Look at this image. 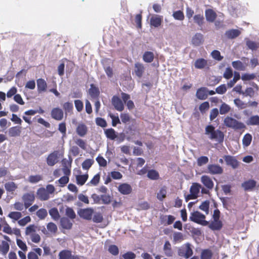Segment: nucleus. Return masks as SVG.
Returning <instances> with one entry per match:
<instances>
[{"label":"nucleus","mask_w":259,"mask_h":259,"mask_svg":"<svg viewBox=\"0 0 259 259\" xmlns=\"http://www.w3.org/2000/svg\"><path fill=\"white\" fill-rule=\"evenodd\" d=\"M205 134L208 136L210 140H214L221 144L224 140V134L220 130H215L212 125H208L205 128Z\"/></svg>","instance_id":"nucleus-1"},{"label":"nucleus","mask_w":259,"mask_h":259,"mask_svg":"<svg viewBox=\"0 0 259 259\" xmlns=\"http://www.w3.org/2000/svg\"><path fill=\"white\" fill-rule=\"evenodd\" d=\"M220 211L218 209L214 210L212 215L213 220L207 225L212 231H219L223 227L222 222L220 220Z\"/></svg>","instance_id":"nucleus-2"},{"label":"nucleus","mask_w":259,"mask_h":259,"mask_svg":"<svg viewBox=\"0 0 259 259\" xmlns=\"http://www.w3.org/2000/svg\"><path fill=\"white\" fill-rule=\"evenodd\" d=\"M224 123L227 127L234 130H241L246 128L245 125L243 122L228 116L225 118Z\"/></svg>","instance_id":"nucleus-3"},{"label":"nucleus","mask_w":259,"mask_h":259,"mask_svg":"<svg viewBox=\"0 0 259 259\" xmlns=\"http://www.w3.org/2000/svg\"><path fill=\"white\" fill-rule=\"evenodd\" d=\"M205 215L198 211H195L191 212L189 219L191 221L196 223L203 226H206L209 224V222L206 221Z\"/></svg>","instance_id":"nucleus-4"},{"label":"nucleus","mask_w":259,"mask_h":259,"mask_svg":"<svg viewBox=\"0 0 259 259\" xmlns=\"http://www.w3.org/2000/svg\"><path fill=\"white\" fill-rule=\"evenodd\" d=\"M178 254L180 256L188 258L193 254V250L190 244L187 243L179 249Z\"/></svg>","instance_id":"nucleus-5"},{"label":"nucleus","mask_w":259,"mask_h":259,"mask_svg":"<svg viewBox=\"0 0 259 259\" xmlns=\"http://www.w3.org/2000/svg\"><path fill=\"white\" fill-rule=\"evenodd\" d=\"M22 200L25 209L29 208L34 202L35 196L34 194L31 193H27L22 196Z\"/></svg>","instance_id":"nucleus-6"},{"label":"nucleus","mask_w":259,"mask_h":259,"mask_svg":"<svg viewBox=\"0 0 259 259\" xmlns=\"http://www.w3.org/2000/svg\"><path fill=\"white\" fill-rule=\"evenodd\" d=\"M59 259H80L78 255H72V251L68 249L61 250L58 254Z\"/></svg>","instance_id":"nucleus-7"},{"label":"nucleus","mask_w":259,"mask_h":259,"mask_svg":"<svg viewBox=\"0 0 259 259\" xmlns=\"http://www.w3.org/2000/svg\"><path fill=\"white\" fill-rule=\"evenodd\" d=\"M58 151H54L50 153L47 157L46 161L49 166H53L55 165L58 161Z\"/></svg>","instance_id":"nucleus-8"},{"label":"nucleus","mask_w":259,"mask_h":259,"mask_svg":"<svg viewBox=\"0 0 259 259\" xmlns=\"http://www.w3.org/2000/svg\"><path fill=\"white\" fill-rule=\"evenodd\" d=\"M93 212L94 210L91 208H81L78 211V214L80 217L87 220L92 219Z\"/></svg>","instance_id":"nucleus-9"},{"label":"nucleus","mask_w":259,"mask_h":259,"mask_svg":"<svg viewBox=\"0 0 259 259\" xmlns=\"http://www.w3.org/2000/svg\"><path fill=\"white\" fill-rule=\"evenodd\" d=\"M117 190L119 193L124 195L130 194L133 191L132 186L127 183H121L118 187Z\"/></svg>","instance_id":"nucleus-10"},{"label":"nucleus","mask_w":259,"mask_h":259,"mask_svg":"<svg viewBox=\"0 0 259 259\" xmlns=\"http://www.w3.org/2000/svg\"><path fill=\"white\" fill-rule=\"evenodd\" d=\"M112 105L114 108L118 111H122L124 109V104L120 98L117 96H113L111 99Z\"/></svg>","instance_id":"nucleus-11"},{"label":"nucleus","mask_w":259,"mask_h":259,"mask_svg":"<svg viewBox=\"0 0 259 259\" xmlns=\"http://www.w3.org/2000/svg\"><path fill=\"white\" fill-rule=\"evenodd\" d=\"M208 172L211 175H221L223 173V168L215 164H209L207 166Z\"/></svg>","instance_id":"nucleus-12"},{"label":"nucleus","mask_w":259,"mask_h":259,"mask_svg":"<svg viewBox=\"0 0 259 259\" xmlns=\"http://www.w3.org/2000/svg\"><path fill=\"white\" fill-rule=\"evenodd\" d=\"M51 115L52 118L60 121L63 118L64 113L61 109L56 107L52 109Z\"/></svg>","instance_id":"nucleus-13"},{"label":"nucleus","mask_w":259,"mask_h":259,"mask_svg":"<svg viewBox=\"0 0 259 259\" xmlns=\"http://www.w3.org/2000/svg\"><path fill=\"white\" fill-rule=\"evenodd\" d=\"M223 158L228 165L231 166L233 168H236L238 166L239 162L235 157L225 155Z\"/></svg>","instance_id":"nucleus-14"},{"label":"nucleus","mask_w":259,"mask_h":259,"mask_svg":"<svg viewBox=\"0 0 259 259\" xmlns=\"http://www.w3.org/2000/svg\"><path fill=\"white\" fill-rule=\"evenodd\" d=\"M145 68L143 64L137 62L134 65V72L137 76L141 78L145 73Z\"/></svg>","instance_id":"nucleus-15"},{"label":"nucleus","mask_w":259,"mask_h":259,"mask_svg":"<svg viewBox=\"0 0 259 259\" xmlns=\"http://www.w3.org/2000/svg\"><path fill=\"white\" fill-rule=\"evenodd\" d=\"M162 20V16L153 15L150 18V24L154 27H158L161 25Z\"/></svg>","instance_id":"nucleus-16"},{"label":"nucleus","mask_w":259,"mask_h":259,"mask_svg":"<svg viewBox=\"0 0 259 259\" xmlns=\"http://www.w3.org/2000/svg\"><path fill=\"white\" fill-rule=\"evenodd\" d=\"M72 160H68L66 158L62 160V170L65 175H70Z\"/></svg>","instance_id":"nucleus-17"},{"label":"nucleus","mask_w":259,"mask_h":259,"mask_svg":"<svg viewBox=\"0 0 259 259\" xmlns=\"http://www.w3.org/2000/svg\"><path fill=\"white\" fill-rule=\"evenodd\" d=\"M201 182L207 189L209 190L213 189L214 183L212 179L208 176L203 175L201 177Z\"/></svg>","instance_id":"nucleus-18"},{"label":"nucleus","mask_w":259,"mask_h":259,"mask_svg":"<svg viewBox=\"0 0 259 259\" xmlns=\"http://www.w3.org/2000/svg\"><path fill=\"white\" fill-rule=\"evenodd\" d=\"M196 96L201 100H204L207 98L208 89L206 87H201L199 88L196 93Z\"/></svg>","instance_id":"nucleus-19"},{"label":"nucleus","mask_w":259,"mask_h":259,"mask_svg":"<svg viewBox=\"0 0 259 259\" xmlns=\"http://www.w3.org/2000/svg\"><path fill=\"white\" fill-rule=\"evenodd\" d=\"M89 94L93 99H98L100 94L99 88L94 84L92 83L90 85V88L89 90Z\"/></svg>","instance_id":"nucleus-20"},{"label":"nucleus","mask_w":259,"mask_h":259,"mask_svg":"<svg viewBox=\"0 0 259 259\" xmlns=\"http://www.w3.org/2000/svg\"><path fill=\"white\" fill-rule=\"evenodd\" d=\"M36 194L38 198L41 201L47 200L50 198L48 191L44 188H39L37 191Z\"/></svg>","instance_id":"nucleus-21"},{"label":"nucleus","mask_w":259,"mask_h":259,"mask_svg":"<svg viewBox=\"0 0 259 259\" xmlns=\"http://www.w3.org/2000/svg\"><path fill=\"white\" fill-rule=\"evenodd\" d=\"M205 17L209 22H213L217 18V13L212 9H209L205 10Z\"/></svg>","instance_id":"nucleus-22"},{"label":"nucleus","mask_w":259,"mask_h":259,"mask_svg":"<svg viewBox=\"0 0 259 259\" xmlns=\"http://www.w3.org/2000/svg\"><path fill=\"white\" fill-rule=\"evenodd\" d=\"M256 182L253 180H249L244 182L242 183V187L244 188L245 191H248L252 190L255 187Z\"/></svg>","instance_id":"nucleus-23"},{"label":"nucleus","mask_w":259,"mask_h":259,"mask_svg":"<svg viewBox=\"0 0 259 259\" xmlns=\"http://www.w3.org/2000/svg\"><path fill=\"white\" fill-rule=\"evenodd\" d=\"M42 250L40 248H33L32 251L27 254L28 259H38V256H40Z\"/></svg>","instance_id":"nucleus-24"},{"label":"nucleus","mask_w":259,"mask_h":259,"mask_svg":"<svg viewBox=\"0 0 259 259\" xmlns=\"http://www.w3.org/2000/svg\"><path fill=\"white\" fill-rule=\"evenodd\" d=\"M36 82L38 92H45L47 88V84L46 81L42 78H39L37 80Z\"/></svg>","instance_id":"nucleus-25"},{"label":"nucleus","mask_w":259,"mask_h":259,"mask_svg":"<svg viewBox=\"0 0 259 259\" xmlns=\"http://www.w3.org/2000/svg\"><path fill=\"white\" fill-rule=\"evenodd\" d=\"M104 133L107 138L111 140H114L117 137V133L112 128L105 130Z\"/></svg>","instance_id":"nucleus-26"},{"label":"nucleus","mask_w":259,"mask_h":259,"mask_svg":"<svg viewBox=\"0 0 259 259\" xmlns=\"http://www.w3.org/2000/svg\"><path fill=\"white\" fill-rule=\"evenodd\" d=\"M73 141L74 143L79 146L81 149L85 150L87 149V144L84 140L78 138L77 137H73Z\"/></svg>","instance_id":"nucleus-27"},{"label":"nucleus","mask_w":259,"mask_h":259,"mask_svg":"<svg viewBox=\"0 0 259 259\" xmlns=\"http://www.w3.org/2000/svg\"><path fill=\"white\" fill-rule=\"evenodd\" d=\"M154 59V55L153 52L146 51L143 55V60L146 63H151Z\"/></svg>","instance_id":"nucleus-28"},{"label":"nucleus","mask_w":259,"mask_h":259,"mask_svg":"<svg viewBox=\"0 0 259 259\" xmlns=\"http://www.w3.org/2000/svg\"><path fill=\"white\" fill-rule=\"evenodd\" d=\"M212 251L209 249H202L200 254V259H212Z\"/></svg>","instance_id":"nucleus-29"},{"label":"nucleus","mask_w":259,"mask_h":259,"mask_svg":"<svg viewBox=\"0 0 259 259\" xmlns=\"http://www.w3.org/2000/svg\"><path fill=\"white\" fill-rule=\"evenodd\" d=\"M88 128L84 124H79L76 127V133L80 137H84L87 133Z\"/></svg>","instance_id":"nucleus-30"},{"label":"nucleus","mask_w":259,"mask_h":259,"mask_svg":"<svg viewBox=\"0 0 259 259\" xmlns=\"http://www.w3.org/2000/svg\"><path fill=\"white\" fill-rule=\"evenodd\" d=\"M60 224L62 227L65 229H70L72 226V223L66 217H63L60 220Z\"/></svg>","instance_id":"nucleus-31"},{"label":"nucleus","mask_w":259,"mask_h":259,"mask_svg":"<svg viewBox=\"0 0 259 259\" xmlns=\"http://www.w3.org/2000/svg\"><path fill=\"white\" fill-rule=\"evenodd\" d=\"M207 65V61L203 58L197 59L194 63L195 67L197 69H203Z\"/></svg>","instance_id":"nucleus-32"},{"label":"nucleus","mask_w":259,"mask_h":259,"mask_svg":"<svg viewBox=\"0 0 259 259\" xmlns=\"http://www.w3.org/2000/svg\"><path fill=\"white\" fill-rule=\"evenodd\" d=\"M203 35L201 33H196L192 38V44L198 46L201 45L203 42Z\"/></svg>","instance_id":"nucleus-33"},{"label":"nucleus","mask_w":259,"mask_h":259,"mask_svg":"<svg viewBox=\"0 0 259 259\" xmlns=\"http://www.w3.org/2000/svg\"><path fill=\"white\" fill-rule=\"evenodd\" d=\"M21 127L19 126H13L9 128V135L10 137H17L21 134Z\"/></svg>","instance_id":"nucleus-34"},{"label":"nucleus","mask_w":259,"mask_h":259,"mask_svg":"<svg viewBox=\"0 0 259 259\" xmlns=\"http://www.w3.org/2000/svg\"><path fill=\"white\" fill-rule=\"evenodd\" d=\"M167 194V188L165 186L162 187L159 192L157 193V198L159 201H163L166 197Z\"/></svg>","instance_id":"nucleus-35"},{"label":"nucleus","mask_w":259,"mask_h":259,"mask_svg":"<svg viewBox=\"0 0 259 259\" xmlns=\"http://www.w3.org/2000/svg\"><path fill=\"white\" fill-rule=\"evenodd\" d=\"M5 188L8 192H13L17 188V185L13 182H9L5 184Z\"/></svg>","instance_id":"nucleus-36"},{"label":"nucleus","mask_w":259,"mask_h":259,"mask_svg":"<svg viewBox=\"0 0 259 259\" xmlns=\"http://www.w3.org/2000/svg\"><path fill=\"white\" fill-rule=\"evenodd\" d=\"M240 34V31L238 29H231L227 31L225 33L226 36L231 39L235 38Z\"/></svg>","instance_id":"nucleus-37"},{"label":"nucleus","mask_w":259,"mask_h":259,"mask_svg":"<svg viewBox=\"0 0 259 259\" xmlns=\"http://www.w3.org/2000/svg\"><path fill=\"white\" fill-rule=\"evenodd\" d=\"M201 185L199 183H193L190 189V192L193 194L194 196L198 197V194L199 193Z\"/></svg>","instance_id":"nucleus-38"},{"label":"nucleus","mask_w":259,"mask_h":259,"mask_svg":"<svg viewBox=\"0 0 259 259\" xmlns=\"http://www.w3.org/2000/svg\"><path fill=\"white\" fill-rule=\"evenodd\" d=\"M252 137L251 134L247 133L245 134L242 139V145L243 147L249 146L252 141Z\"/></svg>","instance_id":"nucleus-39"},{"label":"nucleus","mask_w":259,"mask_h":259,"mask_svg":"<svg viewBox=\"0 0 259 259\" xmlns=\"http://www.w3.org/2000/svg\"><path fill=\"white\" fill-rule=\"evenodd\" d=\"M163 251L165 255L167 256H171L172 255V251L171 249V246L169 241H166L165 242L163 246Z\"/></svg>","instance_id":"nucleus-40"},{"label":"nucleus","mask_w":259,"mask_h":259,"mask_svg":"<svg viewBox=\"0 0 259 259\" xmlns=\"http://www.w3.org/2000/svg\"><path fill=\"white\" fill-rule=\"evenodd\" d=\"M88 174L77 175L76 176V183L78 185L82 186L85 184L88 179Z\"/></svg>","instance_id":"nucleus-41"},{"label":"nucleus","mask_w":259,"mask_h":259,"mask_svg":"<svg viewBox=\"0 0 259 259\" xmlns=\"http://www.w3.org/2000/svg\"><path fill=\"white\" fill-rule=\"evenodd\" d=\"M147 177L150 180H157L159 178V175L156 170L151 169L148 171Z\"/></svg>","instance_id":"nucleus-42"},{"label":"nucleus","mask_w":259,"mask_h":259,"mask_svg":"<svg viewBox=\"0 0 259 259\" xmlns=\"http://www.w3.org/2000/svg\"><path fill=\"white\" fill-rule=\"evenodd\" d=\"M9 248L10 246L8 242L6 241H3L0 245V251L4 255H6L9 250Z\"/></svg>","instance_id":"nucleus-43"},{"label":"nucleus","mask_w":259,"mask_h":259,"mask_svg":"<svg viewBox=\"0 0 259 259\" xmlns=\"http://www.w3.org/2000/svg\"><path fill=\"white\" fill-rule=\"evenodd\" d=\"M232 65L233 68L237 70L241 71H244L245 70V66L240 60L232 62Z\"/></svg>","instance_id":"nucleus-44"},{"label":"nucleus","mask_w":259,"mask_h":259,"mask_svg":"<svg viewBox=\"0 0 259 259\" xmlns=\"http://www.w3.org/2000/svg\"><path fill=\"white\" fill-rule=\"evenodd\" d=\"M194 21L199 26L203 25L204 21V18L202 14H197L193 17Z\"/></svg>","instance_id":"nucleus-45"},{"label":"nucleus","mask_w":259,"mask_h":259,"mask_svg":"<svg viewBox=\"0 0 259 259\" xmlns=\"http://www.w3.org/2000/svg\"><path fill=\"white\" fill-rule=\"evenodd\" d=\"M240 78V73L238 72H235L234 75L233 79L231 80L230 81H229L227 83V85L228 88H232L233 87L234 84L236 83V82L239 80Z\"/></svg>","instance_id":"nucleus-46"},{"label":"nucleus","mask_w":259,"mask_h":259,"mask_svg":"<svg viewBox=\"0 0 259 259\" xmlns=\"http://www.w3.org/2000/svg\"><path fill=\"white\" fill-rule=\"evenodd\" d=\"M50 215L51 216L52 218L55 220H58L60 218V214L59 213L58 210L57 208L53 207L49 210Z\"/></svg>","instance_id":"nucleus-47"},{"label":"nucleus","mask_w":259,"mask_h":259,"mask_svg":"<svg viewBox=\"0 0 259 259\" xmlns=\"http://www.w3.org/2000/svg\"><path fill=\"white\" fill-rule=\"evenodd\" d=\"M248 125H259V116L254 115L251 116L247 122Z\"/></svg>","instance_id":"nucleus-48"},{"label":"nucleus","mask_w":259,"mask_h":259,"mask_svg":"<svg viewBox=\"0 0 259 259\" xmlns=\"http://www.w3.org/2000/svg\"><path fill=\"white\" fill-rule=\"evenodd\" d=\"M231 110V107L225 103H223L220 107V113L222 115L228 113Z\"/></svg>","instance_id":"nucleus-49"},{"label":"nucleus","mask_w":259,"mask_h":259,"mask_svg":"<svg viewBox=\"0 0 259 259\" xmlns=\"http://www.w3.org/2000/svg\"><path fill=\"white\" fill-rule=\"evenodd\" d=\"M94 161L92 159H87L82 163V167L84 170H88L93 164Z\"/></svg>","instance_id":"nucleus-50"},{"label":"nucleus","mask_w":259,"mask_h":259,"mask_svg":"<svg viewBox=\"0 0 259 259\" xmlns=\"http://www.w3.org/2000/svg\"><path fill=\"white\" fill-rule=\"evenodd\" d=\"M172 16L175 19L180 21H183L185 18L184 14L181 10L174 12L172 14Z\"/></svg>","instance_id":"nucleus-51"},{"label":"nucleus","mask_w":259,"mask_h":259,"mask_svg":"<svg viewBox=\"0 0 259 259\" xmlns=\"http://www.w3.org/2000/svg\"><path fill=\"white\" fill-rule=\"evenodd\" d=\"M36 214L39 219L43 220L48 215V212L46 209L40 208L36 211Z\"/></svg>","instance_id":"nucleus-52"},{"label":"nucleus","mask_w":259,"mask_h":259,"mask_svg":"<svg viewBox=\"0 0 259 259\" xmlns=\"http://www.w3.org/2000/svg\"><path fill=\"white\" fill-rule=\"evenodd\" d=\"M241 79L243 81H249L254 79L256 78V75L255 73H244L241 77Z\"/></svg>","instance_id":"nucleus-53"},{"label":"nucleus","mask_w":259,"mask_h":259,"mask_svg":"<svg viewBox=\"0 0 259 259\" xmlns=\"http://www.w3.org/2000/svg\"><path fill=\"white\" fill-rule=\"evenodd\" d=\"M209 202L208 200L203 202L199 207V208L204 211L206 214H208L209 213Z\"/></svg>","instance_id":"nucleus-54"},{"label":"nucleus","mask_w":259,"mask_h":259,"mask_svg":"<svg viewBox=\"0 0 259 259\" xmlns=\"http://www.w3.org/2000/svg\"><path fill=\"white\" fill-rule=\"evenodd\" d=\"M209 159L207 156H202L198 158L197 159V165L201 166L203 165L206 164L208 162Z\"/></svg>","instance_id":"nucleus-55"},{"label":"nucleus","mask_w":259,"mask_h":259,"mask_svg":"<svg viewBox=\"0 0 259 259\" xmlns=\"http://www.w3.org/2000/svg\"><path fill=\"white\" fill-rule=\"evenodd\" d=\"M42 177L39 175H31L28 178V181L31 183H36L39 181L42 180Z\"/></svg>","instance_id":"nucleus-56"},{"label":"nucleus","mask_w":259,"mask_h":259,"mask_svg":"<svg viewBox=\"0 0 259 259\" xmlns=\"http://www.w3.org/2000/svg\"><path fill=\"white\" fill-rule=\"evenodd\" d=\"M8 217L15 221H17L22 217V213L18 211H12L9 213Z\"/></svg>","instance_id":"nucleus-57"},{"label":"nucleus","mask_w":259,"mask_h":259,"mask_svg":"<svg viewBox=\"0 0 259 259\" xmlns=\"http://www.w3.org/2000/svg\"><path fill=\"white\" fill-rule=\"evenodd\" d=\"M93 221L96 223H100L103 221V217L101 213L96 212L93 218Z\"/></svg>","instance_id":"nucleus-58"},{"label":"nucleus","mask_w":259,"mask_h":259,"mask_svg":"<svg viewBox=\"0 0 259 259\" xmlns=\"http://www.w3.org/2000/svg\"><path fill=\"white\" fill-rule=\"evenodd\" d=\"M234 103L238 108L241 109H244L247 107L246 104L244 103L239 98L234 99Z\"/></svg>","instance_id":"nucleus-59"},{"label":"nucleus","mask_w":259,"mask_h":259,"mask_svg":"<svg viewBox=\"0 0 259 259\" xmlns=\"http://www.w3.org/2000/svg\"><path fill=\"white\" fill-rule=\"evenodd\" d=\"M70 175H65L64 176H63L62 177H61L59 180H58V183H59L60 186L61 187H64L66 184H67L69 181V176Z\"/></svg>","instance_id":"nucleus-60"},{"label":"nucleus","mask_w":259,"mask_h":259,"mask_svg":"<svg viewBox=\"0 0 259 259\" xmlns=\"http://www.w3.org/2000/svg\"><path fill=\"white\" fill-rule=\"evenodd\" d=\"M63 108L65 110V113L71 112L73 109V106L72 103L67 102L65 103L63 105Z\"/></svg>","instance_id":"nucleus-61"},{"label":"nucleus","mask_w":259,"mask_h":259,"mask_svg":"<svg viewBox=\"0 0 259 259\" xmlns=\"http://www.w3.org/2000/svg\"><path fill=\"white\" fill-rule=\"evenodd\" d=\"M66 215L71 219H74L76 217V214L72 208L67 207L66 208Z\"/></svg>","instance_id":"nucleus-62"},{"label":"nucleus","mask_w":259,"mask_h":259,"mask_svg":"<svg viewBox=\"0 0 259 259\" xmlns=\"http://www.w3.org/2000/svg\"><path fill=\"white\" fill-rule=\"evenodd\" d=\"M136 257V255L134 252L128 251L122 254L120 256V259H135Z\"/></svg>","instance_id":"nucleus-63"},{"label":"nucleus","mask_w":259,"mask_h":259,"mask_svg":"<svg viewBox=\"0 0 259 259\" xmlns=\"http://www.w3.org/2000/svg\"><path fill=\"white\" fill-rule=\"evenodd\" d=\"M108 251L113 255H117L119 253V249L115 245H110L108 248Z\"/></svg>","instance_id":"nucleus-64"}]
</instances>
